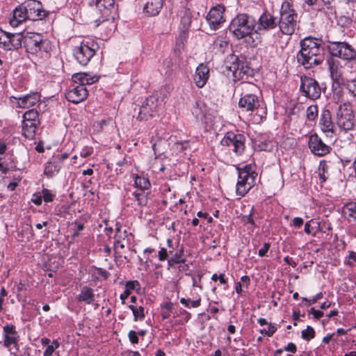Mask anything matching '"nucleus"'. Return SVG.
<instances>
[{"label": "nucleus", "instance_id": "1a4fd4ad", "mask_svg": "<svg viewBox=\"0 0 356 356\" xmlns=\"http://www.w3.org/2000/svg\"><path fill=\"white\" fill-rule=\"evenodd\" d=\"M96 44L82 42L74 51L76 60L82 65H86L95 54Z\"/></svg>", "mask_w": 356, "mask_h": 356}, {"label": "nucleus", "instance_id": "f257e3e1", "mask_svg": "<svg viewBox=\"0 0 356 356\" xmlns=\"http://www.w3.org/2000/svg\"><path fill=\"white\" fill-rule=\"evenodd\" d=\"M300 49L296 55L297 62L305 69L321 64L324 60L321 40L306 38L300 42Z\"/></svg>", "mask_w": 356, "mask_h": 356}, {"label": "nucleus", "instance_id": "20e7f679", "mask_svg": "<svg viewBox=\"0 0 356 356\" xmlns=\"http://www.w3.org/2000/svg\"><path fill=\"white\" fill-rule=\"evenodd\" d=\"M255 27L254 19L246 15L240 14L231 22L229 29L237 39H242L249 35Z\"/></svg>", "mask_w": 356, "mask_h": 356}, {"label": "nucleus", "instance_id": "de8ad7c7", "mask_svg": "<svg viewBox=\"0 0 356 356\" xmlns=\"http://www.w3.org/2000/svg\"><path fill=\"white\" fill-rule=\"evenodd\" d=\"M346 88L353 96H356V79L348 81L346 83Z\"/></svg>", "mask_w": 356, "mask_h": 356}, {"label": "nucleus", "instance_id": "8fccbe9b", "mask_svg": "<svg viewBox=\"0 0 356 356\" xmlns=\"http://www.w3.org/2000/svg\"><path fill=\"white\" fill-rule=\"evenodd\" d=\"M168 252L166 248H161L158 252V259L160 261L168 260L169 258Z\"/></svg>", "mask_w": 356, "mask_h": 356}, {"label": "nucleus", "instance_id": "58836bf2", "mask_svg": "<svg viewBox=\"0 0 356 356\" xmlns=\"http://www.w3.org/2000/svg\"><path fill=\"white\" fill-rule=\"evenodd\" d=\"M330 69L332 79L334 80V81L340 83L341 81H342L341 71L338 69L337 67H334L333 65L330 66Z\"/></svg>", "mask_w": 356, "mask_h": 356}, {"label": "nucleus", "instance_id": "603ef678", "mask_svg": "<svg viewBox=\"0 0 356 356\" xmlns=\"http://www.w3.org/2000/svg\"><path fill=\"white\" fill-rule=\"evenodd\" d=\"M126 290L131 292V290L135 289L136 287L140 286V283L138 280L127 281L125 284Z\"/></svg>", "mask_w": 356, "mask_h": 356}, {"label": "nucleus", "instance_id": "79ce46f5", "mask_svg": "<svg viewBox=\"0 0 356 356\" xmlns=\"http://www.w3.org/2000/svg\"><path fill=\"white\" fill-rule=\"evenodd\" d=\"M42 198L46 203L53 202L56 197V193H52L50 190L44 188L42 190Z\"/></svg>", "mask_w": 356, "mask_h": 356}, {"label": "nucleus", "instance_id": "2f4dec72", "mask_svg": "<svg viewBox=\"0 0 356 356\" xmlns=\"http://www.w3.org/2000/svg\"><path fill=\"white\" fill-rule=\"evenodd\" d=\"M343 212L349 218L356 222V202H350L345 204L343 207Z\"/></svg>", "mask_w": 356, "mask_h": 356}, {"label": "nucleus", "instance_id": "aec40b11", "mask_svg": "<svg viewBox=\"0 0 356 356\" xmlns=\"http://www.w3.org/2000/svg\"><path fill=\"white\" fill-rule=\"evenodd\" d=\"M239 107L246 110L247 111H253L260 108V102L256 95H244L241 97L238 102Z\"/></svg>", "mask_w": 356, "mask_h": 356}, {"label": "nucleus", "instance_id": "f03ea898", "mask_svg": "<svg viewBox=\"0 0 356 356\" xmlns=\"http://www.w3.org/2000/svg\"><path fill=\"white\" fill-rule=\"evenodd\" d=\"M47 14L48 13L43 9L40 1L26 0L13 10L10 24L13 27H17L26 20H42Z\"/></svg>", "mask_w": 356, "mask_h": 356}, {"label": "nucleus", "instance_id": "4468645a", "mask_svg": "<svg viewBox=\"0 0 356 356\" xmlns=\"http://www.w3.org/2000/svg\"><path fill=\"white\" fill-rule=\"evenodd\" d=\"M3 341L1 343L4 348H6L9 351L11 350L10 346H17L19 340V335L16 330V327L13 324H6L3 327Z\"/></svg>", "mask_w": 356, "mask_h": 356}, {"label": "nucleus", "instance_id": "680f3d73", "mask_svg": "<svg viewBox=\"0 0 356 356\" xmlns=\"http://www.w3.org/2000/svg\"><path fill=\"white\" fill-rule=\"evenodd\" d=\"M241 88L243 90L246 91H253L254 90L257 89V87L255 85L251 83H243L241 84Z\"/></svg>", "mask_w": 356, "mask_h": 356}, {"label": "nucleus", "instance_id": "6ab92c4d", "mask_svg": "<svg viewBox=\"0 0 356 356\" xmlns=\"http://www.w3.org/2000/svg\"><path fill=\"white\" fill-rule=\"evenodd\" d=\"M88 95V90L86 87L76 86L67 92L66 98L70 102L78 104L86 99Z\"/></svg>", "mask_w": 356, "mask_h": 356}, {"label": "nucleus", "instance_id": "bb28decb", "mask_svg": "<svg viewBox=\"0 0 356 356\" xmlns=\"http://www.w3.org/2000/svg\"><path fill=\"white\" fill-rule=\"evenodd\" d=\"M24 35L22 33H10L8 35V44L6 50H17L22 47Z\"/></svg>", "mask_w": 356, "mask_h": 356}, {"label": "nucleus", "instance_id": "a878e982", "mask_svg": "<svg viewBox=\"0 0 356 356\" xmlns=\"http://www.w3.org/2000/svg\"><path fill=\"white\" fill-rule=\"evenodd\" d=\"M76 298L79 302H84L87 305L92 304L95 301V293L93 289L88 286H82L79 294Z\"/></svg>", "mask_w": 356, "mask_h": 356}, {"label": "nucleus", "instance_id": "7ed1b4c3", "mask_svg": "<svg viewBox=\"0 0 356 356\" xmlns=\"http://www.w3.org/2000/svg\"><path fill=\"white\" fill-rule=\"evenodd\" d=\"M238 181L236 186L237 195L243 197L255 184L257 173L251 165H245L243 168H237Z\"/></svg>", "mask_w": 356, "mask_h": 356}, {"label": "nucleus", "instance_id": "a19ab883", "mask_svg": "<svg viewBox=\"0 0 356 356\" xmlns=\"http://www.w3.org/2000/svg\"><path fill=\"white\" fill-rule=\"evenodd\" d=\"M315 337V330L314 329L307 325L305 330H303L301 332V337L306 341H310L312 339Z\"/></svg>", "mask_w": 356, "mask_h": 356}, {"label": "nucleus", "instance_id": "e2e57ef3", "mask_svg": "<svg viewBox=\"0 0 356 356\" xmlns=\"http://www.w3.org/2000/svg\"><path fill=\"white\" fill-rule=\"evenodd\" d=\"M284 350L295 353L297 351V348L295 343L290 342L284 347Z\"/></svg>", "mask_w": 356, "mask_h": 356}, {"label": "nucleus", "instance_id": "37998d69", "mask_svg": "<svg viewBox=\"0 0 356 356\" xmlns=\"http://www.w3.org/2000/svg\"><path fill=\"white\" fill-rule=\"evenodd\" d=\"M8 32H6L0 29V47L6 50L7 44H8Z\"/></svg>", "mask_w": 356, "mask_h": 356}, {"label": "nucleus", "instance_id": "09e8293b", "mask_svg": "<svg viewBox=\"0 0 356 356\" xmlns=\"http://www.w3.org/2000/svg\"><path fill=\"white\" fill-rule=\"evenodd\" d=\"M270 248V243H267V242L264 243L263 245V247L259 250L258 255L260 257H268L267 252H268Z\"/></svg>", "mask_w": 356, "mask_h": 356}, {"label": "nucleus", "instance_id": "ddd939ff", "mask_svg": "<svg viewBox=\"0 0 356 356\" xmlns=\"http://www.w3.org/2000/svg\"><path fill=\"white\" fill-rule=\"evenodd\" d=\"M44 42L42 35L31 32L26 33L22 40L26 51L31 54L41 51Z\"/></svg>", "mask_w": 356, "mask_h": 356}, {"label": "nucleus", "instance_id": "774afa93", "mask_svg": "<svg viewBox=\"0 0 356 356\" xmlns=\"http://www.w3.org/2000/svg\"><path fill=\"white\" fill-rule=\"evenodd\" d=\"M241 282L243 283L242 285L245 286L247 289L248 288L249 284H250V279L249 276L244 275L241 278Z\"/></svg>", "mask_w": 356, "mask_h": 356}, {"label": "nucleus", "instance_id": "f704fd0d", "mask_svg": "<svg viewBox=\"0 0 356 356\" xmlns=\"http://www.w3.org/2000/svg\"><path fill=\"white\" fill-rule=\"evenodd\" d=\"M201 298L200 296H197V298L193 300H191L190 298H181L180 299V302L184 305L186 307H193L197 308L201 305Z\"/></svg>", "mask_w": 356, "mask_h": 356}, {"label": "nucleus", "instance_id": "c85d7f7f", "mask_svg": "<svg viewBox=\"0 0 356 356\" xmlns=\"http://www.w3.org/2000/svg\"><path fill=\"white\" fill-rule=\"evenodd\" d=\"M321 130L326 134H333L334 124L332 121L330 113H323L321 119Z\"/></svg>", "mask_w": 356, "mask_h": 356}, {"label": "nucleus", "instance_id": "5701e85b", "mask_svg": "<svg viewBox=\"0 0 356 356\" xmlns=\"http://www.w3.org/2000/svg\"><path fill=\"white\" fill-rule=\"evenodd\" d=\"M209 70L207 65L200 64L196 68L194 81L198 88H202L209 79Z\"/></svg>", "mask_w": 356, "mask_h": 356}, {"label": "nucleus", "instance_id": "412c9836", "mask_svg": "<svg viewBox=\"0 0 356 356\" xmlns=\"http://www.w3.org/2000/svg\"><path fill=\"white\" fill-rule=\"evenodd\" d=\"M355 122V116L353 113H337V124L344 131L353 129Z\"/></svg>", "mask_w": 356, "mask_h": 356}, {"label": "nucleus", "instance_id": "49530a36", "mask_svg": "<svg viewBox=\"0 0 356 356\" xmlns=\"http://www.w3.org/2000/svg\"><path fill=\"white\" fill-rule=\"evenodd\" d=\"M276 331L277 327L274 324L270 323L268 324V330L262 329L260 330V333L270 337H272Z\"/></svg>", "mask_w": 356, "mask_h": 356}, {"label": "nucleus", "instance_id": "39448f33", "mask_svg": "<svg viewBox=\"0 0 356 356\" xmlns=\"http://www.w3.org/2000/svg\"><path fill=\"white\" fill-rule=\"evenodd\" d=\"M95 2L96 11L101 16L96 19L97 26L100 24H108L112 28L114 27V15L116 13L114 0H92Z\"/></svg>", "mask_w": 356, "mask_h": 356}, {"label": "nucleus", "instance_id": "0eeeda50", "mask_svg": "<svg viewBox=\"0 0 356 356\" xmlns=\"http://www.w3.org/2000/svg\"><path fill=\"white\" fill-rule=\"evenodd\" d=\"M298 15L293 9H282L278 22L280 31L285 35H292L298 26Z\"/></svg>", "mask_w": 356, "mask_h": 356}, {"label": "nucleus", "instance_id": "dca6fc26", "mask_svg": "<svg viewBox=\"0 0 356 356\" xmlns=\"http://www.w3.org/2000/svg\"><path fill=\"white\" fill-rule=\"evenodd\" d=\"M311 152L318 156H323L330 152V147L325 144L316 134L310 135L308 142Z\"/></svg>", "mask_w": 356, "mask_h": 356}, {"label": "nucleus", "instance_id": "4d7b16f0", "mask_svg": "<svg viewBox=\"0 0 356 356\" xmlns=\"http://www.w3.org/2000/svg\"><path fill=\"white\" fill-rule=\"evenodd\" d=\"M253 208H252V210L250 211V213L248 214V215H245V216H243V220L246 223H249L253 226L255 225L254 224V219L252 218V214H253Z\"/></svg>", "mask_w": 356, "mask_h": 356}, {"label": "nucleus", "instance_id": "338daca9", "mask_svg": "<svg viewBox=\"0 0 356 356\" xmlns=\"http://www.w3.org/2000/svg\"><path fill=\"white\" fill-rule=\"evenodd\" d=\"M97 273L99 275L104 277V280H107L110 276L109 272H108L106 270L101 268L97 269Z\"/></svg>", "mask_w": 356, "mask_h": 356}, {"label": "nucleus", "instance_id": "a211bd4d", "mask_svg": "<svg viewBox=\"0 0 356 356\" xmlns=\"http://www.w3.org/2000/svg\"><path fill=\"white\" fill-rule=\"evenodd\" d=\"M278 22L277 19L269 13H264L259 17L258 24L255 29L257 33L273 29L276 27Z\"/></svg>", "mask_w": 356, "mask_h": 356}, {"label": "nucleus", "instance_id": "052dcab7", "mask_svg": "<svg viewBox=\"0 0 356 356\" xmlns=\"http://www.w3.org/2000/svg\"><path fill=\"white\" fill-rule=\"evenodd\" d=\"M315 221L314 220H310L307 222L305 225L304 231L307 234H311L314 227L312 226L311 223H314Z\"/></svg>", "mask_w": 356, "mask_h": 356}, {"label": "nucleus", "instance_id": "9d476101", "mask_svg": "<svg viewBox=\"0 0 356 356\" xmlns=\"http://www.w3.org/2000/svg\"><path fill=\"white\" fill-rule=\"evenodd\" d=\"M300 91L305 97L311 99H316L320 97L321 88L315 79L309 76H302Z\"/></svg>", "mask_w": 356, "mask_h": 356}, {"label": "nucleus", "instance_id": "cd10ccee", "mask_svg": "<svg viewBox=\"0 0 356 356\" xmlns=\"http://www.w3.org/2000/svg\"><path fill=\"white\" fill-rule=\"evenodd\" d=\"M163 7V0H147L144 10L150 15H156Z\"/></svg>", "mask_w": 356, "mask_h": 356}, {"label": "nucleus", "instance_id": "b1692460", "mask_svg": "<svg viewBox=\"0 0 356 356\" xmlns=\"http://www.w3.org/2000/svg\"><path fill=\"white\" fill-rule=\"evenodd\" d=\"M72 80L74 83H78L77 86L91 85L99 80V77L96 75L90 76L84 72L76 73L72 76Z\"/></svg>", "mask_w": 356, "mask_h": 356}, {"label": "nucleus", "instance_id": "0e129e2a", "mask_svg": "<svg viewBox=\"0 0 356 356\" xmlns=\"http://www.w3.org/2000/svg\"><path fill=\"white\" fill-rule=\"evenodd\" d=\"M42 195L34 193L31 200L35 204L39 206L42 204Z\"/></svg>", "mask_w": 356, "mask_h": 356}, {"label": "nucleus", "instance_id": "6e6552de", "mask_svg": "<svg viewBox=\"0 0 356 356\" xmlns=\"http://www.w3.org/2000/svg\"><path fill=\"white\" fill-rule=\"evenodd\" d=\"M246 138L243 134H234V132H227L220 141L222 146L233 147V152L236 155H241L245 150V143Z\"/></svg>", "mask_w": 356, "mask_h": 356}, {"label": "nucleus", "instance_id": "473e14b6", "mask_svg": "<svg viewBox=\"0 0 356 356\" xmlns=\"http://www.w3.org/2000/svg\"><path fill=\"white\" fill-rule=\"evenodd\" d=\"M134 186L137 188L136 191H141L143 190L145 191V190L149 188L150 183L147 178L136 175L134 179Z\"/></svg>", "mask_w": 356, "mask_h": 356}, {"label": "nucleus", "instance_id": "6e6d98bb", "mask_svg": "<svg viewBox=\"0 0 356 356\" xmlns=\"http://www.w3.org/2000/svg\"><path fill=\"white\" fill-rule=\"evenodd\" d=\"M308 313L309 314H312L314 318L318 320L321 317L323 316V312L321 310H316L314 307H312L309 310H308Z\"/></svg>", "mask_w": 356, "mask_h": 356}, {"label": "nucleus", "instance_id": "7c9ffc66", "mask_svg": "<svg viewBox=\"0 0 356 356\" xmlns=\"http://www.w3.org/2000/svg\"><path fill=\"white\" fill-rule=\"evenodd\" d=\"M148 193L141 190L136 191L132 193V196L137 204L141 207L145 206L148 202Z\"/></svg>", "mask_w": 356, "mask_h": 356}, {"label": "nucleus", "instance_id": "5fc2aeb1", "mask_svg": "<svg viewBox=\"0 0 356 356\" xmlns=\"http://www.w3.org/2000/svg\"><path fill=\"white\" fill-rule=\"evenodd\" d=\"M128 337H129V341L132 343V344H136L138 343L139 341V339H138V334H137V332H135L134 330H130L128 333Z\"/></svg>", "mask_w": 356, "mask_h": 356}, {"label": "nucleus", "instance_id": "423d86ee", "mask_svg": "<svg viewBox=\"0 0 356 356\" xmlns=\"http://www.w3.org/2000/svg\"><path fill=\"white\" fill-rule=\"evenodd\" d=\"M330 54L339 57L351 65L356 63V50L345 42H332L328 46Z\"/></svg>", "mask_w": 356, "mask_h": 356}, {"label": "nucleus", "instance_id": "bf43d9fd", "mask_svg": "<svg viewBox=\"0 0 356 356\" xmlns=\"http://www.w3.org/2000/svg\"><path fill=\"white\" fill-rule=\"evenodd\" d=\"M303 224L304 220L300 217L294 218L291 222V225L296 228H300Z\"/></svg>", "mask_w": 356, "mask_h": 356}, {"label": "nucleus", "instance_id": "c03bdc74", "mask_svg": "<svg viewBox=\"0 0 356 356\" xmlns=\"http://www.w3.org/2000/svg\"><path fill=\"white\" fill-rule=\"evenodd\" d=\"M110 122H111V119H108V120H102L100 121H97L94 123L93 124V129H94V131H96V132H100L101 131H102L105 125H106L108 123H109Z\"/></svg>", "mask_w": 356, "mask_h": 356}, {"label": "nucleus", "instance_id": "9b49d317", "mask_svg": "<svg viewBox=\"0 0 356 356\" xmlns=\"http://www.w3.org/2000/svg\"><path fill=\"white\" fill-rule=\"evenodd\" d=\"M39 124V113H24L22 131L24 137L28 139H33Z\"/></svg>", "mask_w": 356, "mask_h": 356}, {"label": "nucleus", "instance_id": "3c124183", "mask_svg": "<svg viewBox=\"0 0 356 356\" xmlns=\"http://www.w3.org/2000/svg\"><path fill=\"white\" fill-rule=\"evenodd\" d=\"M93 153V148L90 146L84 147L80 152V156L83 158H87Z\"/></svg>", "mask_w": 356, "mask_h": 356}, {"label": "nucleus", "instance_id": "2eb2a0df", "mask_svg": "<svg viewBox=\"0 0 356 356\" xmlns=\"http://www.w3.org/2000/svg\"><path fill=\"white\" fill-rule=\"evenodd\" d=\"M225 8L220 4L212 7L207 15L206 19L212 30H216L225 19L224 18Z\"/></svg>", "mask_w": 356, "mask_h": 356}, {"label": "nucleus", "instance_id": "e433bc0d", "mask_svg": "<svg viewBox=\"0 0 356 356\" xmlns=\"http://www.w3.org/2000/svg\"><path fill=\"white\" fill-rule=\"evenodd\" d=\"M158 102V99L155 96H149L146 99L145 106L143 105V108L146 110H149L150 111H154L157 109L156 103Z\"/></svg>", "mask_w": 356, "mask_h": 356}, {"label": "nucleus", "instance_id": "f8f14e48", "mask_svg": "<svg viewBox=\"0 0 356 356\" xmlns=\"http://www.w3.org/2000/svg\"><path fill=\"white\" fill-rule=\"evenodd\" d=\"M15 101L13 104H16L19 108L29 109L27 111H36L35 106L40 104V95L38 92L31 93L22 97H11Z\"/></svg>", "mask_w": 356, "mask_h": 356}, {"label": "nucleus", "instance_id": "69168bd1", "mask_svg": "<svg viewBox=\"0 0 356 356\" xmlns=\"http://www.w3.org/2000/svg\"><path fill=\"white\" fill-rule=\"evenodd\" d=\"M161 310H165L168 312H172L174 307V305L171 302H166L161 305Z\"/></svg>", "mask_w": 356, "mask_h": 356}, {"label": "nucleus", "instance_id": "a18cd8bd", "mask_svg": "<svg viewBox=\"0 0 356 356\" xmlns=\"http://www.w3.org/2000/svg\"><path fill=\"white\" fill-rule=\"evenodd\" d=\"M72 225L74 226V232L72 236L73 238H76L80 235V232H81L84 229V225L83 223H81L76 220L72 224Z\"/></svg>", "mask_w": 356, "mask_h": 356}, {"label": "nucleus", "instance_id": "4be33fe9", "mask_svg": "<svg viewBox=\"0 0 356 356\" xmlns=\"http://www.w3.org/2000/svg\"><path fill=\"white\" fill-rule=\"evenodd\" d=\"M196 120L198 126L205 131L212 129L215 124V117L212 113H197Z\"/></svg>", "mask_w": 356, "mask_h": 356}, {"label": "nucleus", "instance_id": "13d9d810", "mask_svg": "<svg viewBox=\"0 0 356 356\" xmlns=\"http://www.w3.org/2000/svg\"><path fill=\"white\" fill-rule=\"evenodd\" d=\"M352 109V105L349 102H345L339 106V111H351Z\"/></svg>", "mask_w": 356, "mask_h": 356}, {"label": "nucleus", "instance_id": "ea45409f", "mask_svg": "<svg viewBox=\"0 0 356 356\" xmlns=\"http://www.w3.org/2000/svg\"><path fill=\"white\" fill-rule=\"evenodd\" d=\"M60 343L58 340H53L50 345L47 346L45 350L43 353V356H52L54 352L58 348Z\"/></svg>", "mask_w": 356, "mask_h": 356}, {"label": "nucleus", "instance_id": "c756f323", "mask_svg": "<svg viewBox=\"0 0 356 356\" xmlns=\"http://www.w3.org/2000/svg\"><path fill=\"white\" fill-rule=\"evenodd\" d=\"M60 169V164L58 161H49L44 165V175L51 178L57 175Z\"/></svg>", "mask_w": 356, "mask_h": 356}, {"label": "nucleus", "instance_id": "f3484780", "mask_svg": "<svg viewBox=\"0 0 356 356\" xmlns=\"http://www.w3.org/2000/svg\"><path fill=\"white\" fill-rule=\"evenodd\" d=\"M224 65L226 70L231 72L235 77L246 74L243 63H241L238 56L234 54H229L227 56Z\"/></svg>", "mask_w": 356, "mask_h": 356}, {"label": "nucleus", "instance_id": "864d4df0", "mask_svg": "<svg viewBox=\"0 0 356 356\" xmlns=\"http://www.w3.org/2000/svg\"><path fill=\"white\" fill-rule=\"evenodd\" d=\"M122 238L121 232V225L120 222L115 224V234L114 238L115 239V243H120V240Z\"/></svg>", "mask_w": 356, "mask_h": 356}, {"label": "nucleus", "instance_id": "393cba45", "mask_svg": "<svg viewBox=\"0 0 356 356\" xmlns=\"http://www.w3.org/2000/svg\"><path fill=\"white\" fill-rule=\"evenodd\" d=\"M177 249L168 259V265L170 267H174L179 264H184L186 261L184 254V248L183 245H179L177 243Z\"/></svg>", "mask_w": 356, "mask_h": 356}, {"label": "nucleus", "instance_id": "72a5a7b5", "mask_svg": "<svg viewBox=\"0 0 356 356\" xmlns=\"http://www.w3.org/2000/svg\"><path fill=\"white\" fill-rule=\"evenodd\" d=\"M128 307L132 311L135 321H142L145 318V313L143 307L140 306L137 307L133 305H129Z\"/></svg>", "mask_w": 356, "mask_h": 356}, {"label": "nucleus", "instance_id": "4c0bfd02", "mask_svg": "<svg viewBox=\"0 0 356 356\" xmlns=\"http://www.w3.org/2000/svg\"><path fill=\"white\" fill-rule=\"evenodd\" d=\"M15 348L16 352L10 351L12 356H29L31 354V348L29 346H24L20 348V346L17 343V346Z\"/></svg>", "mask_w": 356, "mask_h": 356}, {"label": "nucleus", "instance_id": "c9c22d12", "mask_svg": "<svg viewBox=\"0 0 356 356\" xmlns=\"http://www.w3.org/2000/svg\"><path fill=\"white\" fill-rule=\"evenodd\" d=\"M327 170H328V165L325 161H321L319 163V172L318 176L319 179L321 180V182H325L327 177L326 176V174H327Z\"/></svg>", "mask_w": 356, "mask_h": 356}]
</instances>
